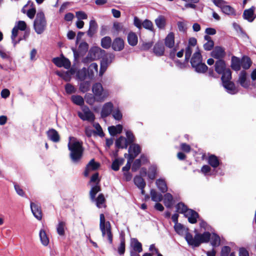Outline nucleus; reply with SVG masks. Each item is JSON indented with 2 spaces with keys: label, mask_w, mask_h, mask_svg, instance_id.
I'll use <instances>...</instances> for the list:
<instances>
[{
  "label": "nucleus",
  "mask_w": 256,
  "mask_h": 256,
  "mask_svg": "<svg viewBox=\"0 0 256 256\" xmlns=\"http://www.w3.org/2000/svg\"><path fill=\"white\" fill-rule=\"evenodd\" d=\"M68 147L70 151L69 156L71 162L74 164L80 163L84 152L82 142L74 138L70 137Z\"/></svg>",
  "instance_id": "1"
},
{
  "label": "nucleus",
  "mask_w": 256,
  "mask_h": 256,
  "mask_svg": "<svg viewBox=\"0 0 256 256\" xmlns=\"http://www.w3.org/2000/svg\"><path fill=\"white\" fill-rule=\"evenodd\" d=\"M210 234L206 232L203 234L196 233L194 237L190 232H187L185 236V239L189 246L192 248L198 247L201 244L207 243L210 238Z\"/></svg>",
  "instance_id": "2"
},
{
  "label": "nucleus",
  "mask_w": 256,
  "mask_h": 256,
  "mask_svg": "<svg viewBox=\"0 0 256 256\" xmlns=\"http://www.w3.org/2000/svg\"><path fill=\"white\" fill-rule=\"evenodd\" d=\"M33 26L35 32L38 34H42L46 30L47 22L45 15L42 11L38 12L36 14Z\"/></svg>",
  "instance_id": "3"
},
{
  "label": "nucleus",
  "mask_w": 256,
  "mask_h": 256,
  "mask_svg": "<svg viewBox=\"0 0 256 256\" xmlns=\"http://www.w3.org/2000/svg\"><path fill=\"white\" fill-rule=\"evenodd\" d=\"M100 228L102 232V236L104 237L106 235L110 244H112V234L111 231L110 222H106L104 215L103 214H100Z\"/></svg>",
  "instance_id": "4"
},
{
  "label": "nucleus",
  "mask_w": 256,
  "mask_h": 256,
  "mask_svg": "<svg viewBox=\"0 0 256 256\" xmlns=\"http://www.w3.org/2000/svg\"><path fill=\"white\" fill-rule=\"evenodd\" d=\"M164 44L166 47L171 48L169 56L174 60L176 57V52L178 50V43L174 46V34L172 32H170L164 39Z\"/></svg>",
  "instance_id": "5"
},
{
  "label": "nucleus",
  "mask_w": 256,
  "mask_h": 256,
  "mask_svg": "<svg viewBox=\"0 0 256 256\" xmlns=\"http://www.w3.org/2000/svg\"><path fill=\"white\" fill-rule=\"evenodd\" d=\"M232 79V73L226 72L225 75L222 76L221 80L222 86L226 91L230 94H234L238 93V90L236 88L234 83L230 81Z\"/></svg>",
  "instance_id": "6"
},
{
  "label": "nucleus",
  "mask_w": 256,
  "mask_h": 256,
  "mask_svg": "<svg viewBox=\"0 0 256 256\" xmlns=\"http://www.w3.org/2000/svg\"><path fill=\"white\" fill-rule=\"evenodd\" d=\"M92 91L94 93L96 100L98 102L104 101L108 96V92L104 90L100 83L94 84L92 87Z\"/></svg>",
  "instance_id": "7"
},
{
  "label": "nucleus",
  "mask_w": 256,
  "mask_h": 256,
  "mask_svg": "<svg viewBox=\"0 0 256 256\" xmlns=\"http://www.w3.org/2000/svg\"><path fill=\"white\" fill-rule=\"evenodd\" d=\"M82 112H78V115L81 120L90 122H93L94 120L95 116L88 106H84L82 108Z\"/></svg>",
  "instance_id": "8"
},
{
  "label": "nucleus",
  "mask_w": 256,
  "mask_h": 256,
  "mask_svg": "<svg viewBox=\"0 0 256 256\" xmlns=\"http://www.w3.org/2000/svg\"><path fill=\"white\" fill-rule=\"evenodd\" d=\"M23 14H26L30 19H33L36 14V9L34 6V2L29 0L22 9Z\"/></svg>",
  "instance_id": "9"
},
{
  "label": "nucleus",
  "mask_w": 256,
  "mask_h": 256,
  "mask_svg": "<svg viewBox=\"0 0 256 256\" xmlns=\"http://www.w3.org/2000/svg\"><path fill=\"white\" fill-rule=\"evenodd\" d=\"M214 68L216 72L219 74H222L223 76L226 74V72H231L230 68H226V62L223 60H218L215 62Z\"/></svg>",
  "instance_id": "10"
},
{
  "label": "nucleus",
  "mask_w": 256,
  "mask_h": 256,
  "mask_svg": "<svg viewBox=\"0 0 256 256\" xmlns=\"http://www.w3.org/2000/svg\"><path fill=\"white\" fill-rule=\"evenodd\" d=\"M52 62L58 67H64L66 69H69L71 66L69 60L64 56L54 58L52 60Z\"/></svg>",
  "instance_id": "11"
},
{
  "label": "nucleus",
  "mask_w": 256,
  "mask_h": 256,
  "mask_svg": "<svg viewBox=\"0 0 256 256\" xmlns=\"http://www.w3.org/2000/svg\"><path fill=\"white\" fill-rule=\"evenodd\" d=\"M141 152V148L138 144H132L128 148V158L130 160H133Z\"/></svg>",
  "instance_id": "12"
},
{
  "label": "nucleus",
  "mask_w": 256,
  "mask_h": 256,
  "mask_svg": "<svg viewBox=\"0 0 256 256\" xmlns=\"http://www.w3.org/2000/svg\"><path fill=\"white\" fill-rule=\"evenodd\" d=\"M255 9L256 8L254 6H252L250 8L245 10L242 14L243 18L248 22H252L256 18V15L254 12Z\"/></svg>",
  "instance_id": "13"
},
{
  "label": "nucleus",
  "mask_w": 256,
  "mask_h": 256,
  "mask_svg": "<svg viewBox=\"0 0 256 256\" xmlns=\"http://www.w3.org/2000/svg\"><path fill=\"white\" fill-rule=\"evenodd\" d=\"M114 105L112 102L105 103L102 109L100 114L101 117L105 118L109 116L112 112Z\"/></svg>",
  "instance_id": "14"
},
{
  "label": "nucleus",
  "mask_w": 256,
  "mask_h": 256,
  "mask_svg": "<svg viewBox=\"0 0 256 256\" xmlns=\"http://www.w3.org/2000/svg\"><path fill=\"white\" fill-rule=\"evenodd\" d=\"M226 55L224 49L221 47L216 46L211 52V56L216 59L222 60Z\"/></svg>",
  "instance_id": "15"
},
{
  "label": "nucleus",
  "mask_w": 256,
  "mask_h": 256,
  "mask_svg": "<svg viewBox=\"0 0 256 256\" xmlns=\"http://www.w3.org/2000/svg\"><path fill=\"white\" fill-rule=\"evenodd\" d=\"M100 164L96 162L94 159L91 160L86 165L84 172V176L88 177L91 171L97 170L100 167Z\"/></svg>",
  "instance_id": "16"
},
{
  "label": "nucleus",
  "mask_w": 256,
  "mask_h": 256,
  "mask_svg": "<svg viewBox=\"0 0 256 256\" xmlns=\"http://www.w3.org/2000/svg\"><path fill=\"white\" fill-rule=\"evenodd\" d=\"M30 206L32 212L34 216L38 220H41L42 212L40 204L30 202Z\"/></svg>",
  "instance_id": "17"
},
{
  "label": "nucleus",
  "mask_w": 256,
  "mask_h": 256,
  "mask_svg": "<svg viewBox=\"0 0 256 256\" xmlns=\"http://www.w3.org/2000/svg\"><path fill=\"white\" fill-rule=\"evenodd\" d=\"M88 45L86 42H80L78 46V52L76 49H72L74 58L78 57L79 54H85L88 51Z\"/></svg>",
  "instance_id": "18"
},
{
  "label": "nucleus",
  "mask_w": 256,
  "mask_h": 256,
  "mask_svg": "<svg viewBox=\"0 0 256 256\" xmlns=\"http://www.w3.org/2000/svg\"><path fill=\"white\" fill-rule=\"evenodd\" d=\"M105 51L100 48L94 47L92 48L88 53L90 58L92 60H94L100 58V54H103Z\"/></svg>",
  "instance_id": "19"
},
{
  "label": "nucleus",
  "mask_w": 256,
  "mask_h": 256,
  "mask_svg": "<svg viewBox=\"0 0 256 256\" xmlns=\"http://www.w3.org/2000/svg\"><path fill=\"white\" fill-rule=\"evenodd\" d=\"M124 46V40L120 38H116L112 42V48L115 51H121Z\"/></svg>",
  "instance_id": "20"
},
{
  "label": "nucleus",
  "mask_w": 256,
  "mask_h": 256,
  "mask_svg": "<svg viewBox=\"0 0 256 256\" xmlns=\"http://www.w3.org/2000/svg\"><path fill=\"white\" fill-rule=\"evenodd\" d=\"M184 216L188 218V220L190 223L196 224L198 217V214L194 210L190 209L187 211Z\"/></svg>",
  "instance_id": "21"
},
{
  "label": "nucleus",
  "mask_w": 256,
  "mask_h": 256,
  "mask_svg": "<svg viewBox=\"0 0 256 256\" xmlns=\"http://www.w3.org/2000/svg\"><path fill=\"white\" fill-rule=\"evenodd\" d=\"M202 62V56L200 50L198 48L197 50L192 55L190 63L192 66H196Z\"/></svg>",
  "instance_id": "22"
},
{
  "label": "nucleus",
  "mask_w": 256,
  "mask_h": 256,
  "mask_svg": "<svg viewBox=\"0 0 256 256\" xmlns=\"http://www.w3.org/2000/svg\"><path fill=\"white\" fill-rule=\"evenodd\" d=\"M246 76L247 73L245 70H243L240 72L238 78V82L241 86L244 88L248 87L250 84L249 82L246 81Z\"/></svg>",
  "instance_id": "23"
},
{
  "label": "nucleus",
  "mask_w": 256,
  "mask_h": 256,
  "mask_svg": "<svg viewBox=\"0 0 256 256\" xmlns=\"http://www.w3.org/2000/svg\"><path fill=\"white\" fill-rule=\"evenodd\" d=\"M98 28V24L94 20H92L90 22L89 28L87 32L88 36L92 38L96 33Z\"/></svg>",
  "instance_id": "24"
},
{
  "label": "nucleus",
  "mask_w": 256,
  "mask_h": 256,
  "mask_svg": "<svg viewBox=\"0 0 256 256\" xmlns=\"http://www.w3.org/2000/svg\"><path fill=\"white\" fill-rule=\"evenodd\" d=\"M128 144H129L126 139L122 136H120L116 139L115 142L116 147L118 148H126Z\"/></svg>",
  "instance_id": "25"
},
{
  "label": "nucleus",
  "mask_w": 256,
  "mask_h": 256,
  "mask_svg": "<svg viewBox=\"0 0 256 256\" xmlns=\"http://www.w3.org/2000/svg\"><path fill=\"white\" fill-rule=\"evenodd\" d=\"M164 203L167 208H171L174 204L172 196L170 193H166L164 196Z\"/></svg>",
  "instance_id": "26"
},
{
  "label": "nucleus",
  "mask_w": 256,
  "mask_h": 256,
  "mask_svg": "<svg viewBox=\"0 0 256 256\" xmlns=\"http://www.w3.org/2000/svg\"><path fill=\"white\" fill-rule=\"evenodd\" d=\"M48 138L52 141L57 142L60 141V136L58 132L52 128L47 132Z\"/></svg>",
  "instance_id": "27"
},
{
  "label": "nucleus",
  "mask_w": 256,
  "mask_h": 256,
  "mask_svg": "<svg viewBox=\"0 0 256 256\" xmlns=\"http://www.w3.org/2000/svg\"><path fill=\"white\" fill-rule=\"evenodd\" d=\"M127 39L128 44L131 46H134L138 44V36L134 32H130L128 34Z\"/></svg>",
  "instance_id": "28"
},
{
  "label": "nucleus",
  "mask_w": 256,
  "mask_h": 256,
  "mask_svg": "<svg viewBox=\"0 0 256 256\" xmlns=\"http://www.w3.org/2000/svg\"><path fill=\"white\" fill-rule=\"evenodd\" d=\"M75 72L74 68H71L70 71L67 72H57L56 74L62 78L65 81L68 82L70 80V75Z\"/></svg>",
  "instance_id": "29"
},
{
  "label": "nucleus",
  "mask_w": 256,
  "mask_h": 256,
  "mask_svg": "<svg viewBox=\"0 0 256 256\" xmlns=\"http://www.w3.org/2000/svg\"><path fill=\"white\" fill-rule=\"evenodd\" d=\"M153 51L157 56H162L164 54V46L162 43H156L154 46Z\"/></svg>",
  "instance_id": "30"
},
{
  "label": "nucleus",
  "mask_w": 256,
  "mask_h": 256,
  "mask_svg": "<svg viewBox=\"0 0 256 256\" xmlns=\"http://www.w3.org/2000/svg\"><path fill=\"white\" fill-rule=\"evenodd\" d=\"M66 228V222L65 221L58 220V224L56 226V232L60 236H64L65 234V229Z\"/></svg>",
  "instance_id": "31"
},
{
  "label": "nucleus",
  "mask_w": 256,
  "mask_h": 256,
  "mask_svg": "<svg viewBox=\"0 0 256 256\" xmlns=\"http://www.w3.org/2000/svg\"><path fill=\"white\" fill-rule=\"evenodd\" d=\"M156 184L162 192L164 193L168 190V186L164 179L159 178L157 180Z\"/></svg>",
  "instance_id": "32"
},
{
  "label": "nucleus",
  "mask_w": 256,
  "mask_h": 256,
  "mask_svg": "<svg viewBox=\"0 0 256 256\" xmlns=\"http://www.w3.org/2000/svg\"><path fill=\"white\" fill-rule=\"evenodd\" d=\"M222 12L228 16H236V12L234 8L232 6L225 4L221 8Z\"/></svg>",
  "instance_id": "33"
},
{
  "label": "nucleus",
  "mask_w": 256,
  "mask_h": 256,
  "mask_svg": "<svg viewBox=\"0 0 256 256\" xmlns=\"http://www.w3.org/2000/svg\"><path fill=\"white\" fill-rule=\"evenodd\" d=\"M131 246L132 248V251L137 252L138 253L141 252L142 251V244L136 238L132 239Z\"/></svg>",
  "instance_id": "34"
},
{
  "label": "nucleus",
  "mask_w": 256,
  "mask_h": 256,
  "mask_svg": "<svg viewBox=\"0 0 256 256\" xmlns=\"http://www.w3.org/2000/svg\"><path fill=\"white\" fill-rule=\"evenodd\" d=\"M112 30L113 32L116 34H118L120 32H122L124 33L126 30L124 24L119 22H114Z\"/></svg>",
  "instance_id": "35"
},
{
  "label": "nucleus",
  "mask_w": 256,
  "mask_h": 256,
  "mask_svg": "<svg viewBox=\"0 0 256 256\" xmlns=\"http://www.w3.org/2000/svg\"><path fill=\"white\" fill-rule=\"evenodd\" d=\"M134 182L135 185L139 188H144L146 183L142 178L140 176H136L134 178Z\"/></svg>",
  "instance_id": "36"
},
{
  "label": "nucleus",
  "mask_w": 256,
  "mask_h": 256,
  "mask_svg": "<svg viewBox=\"0 0 256 256\" xmlns=\"http://www.w3.org/2000/svg\"><path fill=\"white\" fill-rule=\"evenodd\" d=\"M174 229L176 232L179 235H184L186 234L188 232V228H186L182 224L178 223L174 226Z\"/></svg>",
  "instance_id": "37"
},
{
  "label": "nucleus",
  "mask_w": 256,
  "mask_h": 256,
  "mask_svg": "<svg viewBox=\"0 0 256 256\" xmlns=\"http://www.w3.org/2000/svg\"><path fill=\"white\" fill-rule=\"evenodd\" d=\"M93 202H96V206L98 208H102L106 206V199L102 194H100L98 198H95V200Z\"/></svg>",
  "instance_id": "38"
},
{
  "label": "nucleus",
  "mask_w": 256,
  "mask_h": 256,
  "mask_svg": "<svg viewBox=\"0 0 256 256\" xmlns=\"http://www.w3.org/2000/svg\"><path fill=\"white\" fill-rule=\"evenodd\" d=\"M150 194L152 200L154 202H159L162 200V195L161 194L158 193L155 190H151Z\"/></svg>",
  "instance_id": "39"
},
{
  "label": "nucleus",
  "mask_w": 256,
  "mask_h": 256,
  "mask_svg": "<svg viewBox=\"0 0 256 256\" xmlns=\"http://www.w3.org/2000/svg\"><path fill=\"white\" fill-rule=\"evenodd\" d=\"M79 85L80 90L83 92H86L90 90L91 86V83L90 81H84L82 80Z\"/></svg>",
  "instance_id": "40"
},
{
  "label": "nucleus",
  "mask_w": 256,
  "mask_h": 256,
  "mask_svg": "<svg viewBox=\"0 0 256 256\" xmlns=\"http://www.w3.org/2000/svg\"><path fill=\"white\" fill-rule=\"evenodd\" d=\"M208 163L214 168H217L220 164L218 157L214 154H211L208 156Z\"/></svg>",
  "instance_id": "41"
},
{
  "label": "nucleus",
  "mask_w": 256,
  "mask_h": 256,
  "mask_svg": "<svg viewBox=\"0 0 256 256\" xmlns=\"http://www.w3.org/2000/svg\"><path fill=\"white\" fill-rule=\"evenodd\" d=\"M112 45V42L111 38L108 36H104L101 40V46L105 48L108 49Z\"/></svg>",
  "instance_id": "42"
},
{
  "label": "nucleus",
  "mask_w": 256,
  "mask_h": 256,
  "mask_svg": "<svg viewBox=\"0 0 256 256\" xmlns=\"http://www.w3.org/2000/svg\"><path fill=\"white\" fill-rule=\"evenodd\" d=\"M240 65L241 64L240 59L234 56H233L232 58V68L236 71H238L240 69Z\"/></svg>",
  "instance_id": "43"
},
{
  "label": "nucleus",
  "mask_w": 256,
  "mask_h": 256,
  "mask_svg": "<svg viewBox=\"0 0 256 256\" xmlns=\"http://www.w3.org/2000/svg\"><path fill=\"white\" fill-rule=\"evenodd\" d=\"M39 236L42 244L44 246H48L49 244V239L46 232L44 230H40Z\"/></svg>",
  "instance_id": "44"
},
{
  "label": "nucleus",
  "mask_w": 256,
  "mask_h": 256,
  "mask_svg": "<svg viewBox=\"0 0 256 256\" xmlns=\"http://www.w3.org/2000/svg\"><path fill=\"white\" fill-rule=\"evenodd\" d=\"M196 72L198 73H204L208 70V67L204 63L202 62L196 66H192Z\"/></svg>",
  "instance_id": "45"
},
{
  "label": "nucleus",
  "mask_w": 256,
  "mask_h": 256,
  "mask_svg": "<svg viewBox=\"0 0 256 256\" xmlns=\"http://www.w3.org/2000/svg\"><path fill=\"white\" fill-rule=\"evenodd\" d=\"M241 66L244 70L248 69L252 65V61L248 56H244L241 62Z\"/></svg>",
  "instance_id": "46"
},
{
  "label": "nucleus",
  "mask_w": 256,
  "mask_h": 256,
  "mask_svg": "<svg viewBox=\"0 0 256 256\" xmlns=\"http://www.w3.org/2000/svg\"><path fill=\"white\" fill-rule=\"evenodd\" d=\"M176 211L178 212L180 214H182L184 216L186 214L187 211L190 209L188 208L186 206L183 202H180L178 203L176 206Z\"/></svg>",
  "instance_id": "47"
},
{
  "label": "nucleus",
  "mask_w": 256,
  "mask_h": 256,
  "mask_svg": "<svg viewBox=\"0 0 256 256\" xmlns=\"http://www.w3.org/2000/svg\"><path fill=\"white\" fill-rule=\"evenodd\" d=\"M100 191V187L98 184L93 186L90 192V198L92 201H94L96 194Z\"/></svg>",
  "instance_id": "48"
},
{
  "label": "nucleus",
  "mask_w": 256,
  "mask_h": 256,
  "mask_svg": "<svg viewBox=\"0 0 256 256\" xmlns=\"http://www.w3.org/2000/svg\"><path fill=\"white\" fill-rule=\"evenodd\" d=\"M71 100L76 105L82 106L84 104V100L80 96L73 95L71 97Z\"/></svg>",
  "instance_id": "49"
},
{
  "label": "nucleus",
  "mask_w": 256,
  "mask_h": 256,
  "mask_svg": "<svg viewBox=\"0 0 256 256\" xmlns=\"http://www.w3.org/2000/svg\"><path fill=\"white\" fill-rule=\"evenodd\" d=\"M210 239H211L210 244L213 247L218 246L220 244V238L216 233H212Z\"/></svg>",
  "instance_id": "50"
},
{
  "label": "nucleus",
  "mask_w": 256,
  "mask_h": 256,
  "mask_svg": "<svg viewBox=\"0 0 256 256\" xmlns=\"http://www.w3.org/2000/svg\"><path fill=\"white\" fill-rule=\"evenodd\" d=\"M110 64L108 58H102L100 62V75L102 76L104 74Z\"/></svg>",
  "instance_id": "51"
},
{
  "label": "nucleus",
  "mask_w": 256,
  "mask_h": 256,
  "mask_svg": "<svg viewBox=\"0 0 256 256\" xmlns=\"http://www.w3.org/2000/svg\"><path fill=\"white\" fill-rule=\"evenodd\" d=\"M157 168L155 166H150L148 170V176L149 178L154 180L156 175Z\"/></svg>",
  "instance_id": "52"
},
{
  "label": "nucleus",
  "mask_w": 256,
  "mask_h": 256,
  "mask_svg": "<svg viewBox=\"0 0 256 256\" xmlns=\"http://www.w3.org/2000/svg\"><path fill=\"white\" fill-rule=\"evenodd\" d=\"M18 30L17 28V27H16L14 26L12 31L11 38L12 42L14 46L22 40V38H19V40L18 41H16L15 40V38L18 34Z\"/></svg>",
  "instance_id": "53"
},
{
  "label": "nucleus",
  "mask_w": 256,
  "mask_h": 256,
  "mask_svg": "<svg viewBox=\"0 0 256 256\" xmlns=\"http://www.w3.org/2000/svg\"><path fill=\"white\" fill-rule=\"evenodd\" d=\"M87 70L86 68H84L82 69L78 70L76 73V76L80 80H84L86 78Z\"/></svg>",
  "instance_id": "54"
},
{
  "label": "nucleus",
  "mask_w": 256,
  "mask_h": 256,
  "mask_svg": "<svg viewBox=\"0 0 256 256\" xmlns=\"http://www.w3.org/2000/svg\"><path fill=\"white\" fill-rule=\"evenodd\" d=\"M155 23L158 28H164L165 26L164 18L162 16H159L156 19Z\"/></svg>",
  "instance_id": "55"
},
{
  "label": "nucleus",
  "mask_w": 256,
  "mask_h": 256,
  "mask_svg": "<svg viewBox=\"0 0 256 256\" xmlns=\"http://www.w3.org/2000/svg\"><path fill=\"white\" fill-rule=\"evenodd\" d=\"M126 140L128 144H132L135 140V137L132 132L127 130L126 131Z\"/></svg>",
  "instance_id": "56"
},
{
  "label": "nucleus",
  "mask_w": 256,
  "mask_h": 256,
  "mask_svg": "<svg viewBox=\"0 0 256 256\" xmlns=\"http://www.w3.org/2000/svg\"><path fill=\"white\" fill-rule=\"evenodd\" d=\"M123 160L116 159L112 163V168L114 171H118L120 169V166L122 164Z\"/></svg>",
  "instance_id": "57"
},
{
  "label": "nucleus",
  "mask_w": 256,
  "mask_h": 256,
  "mask_svg": "<svg viewBox=\"0 0 256 256\" xmlns=\"http://www.w3.org/2000/svg\"><path fill=\"white\" fill-rule=\"evenodd\" d=\"M118 253L120 255H123L125 252V240L124 238H121L120 243L118 248Z\"/></svg>",
  "instance_id": "58"
},
{
  "label": "nucleus",
  "mask_w": 256,
  "mask_h": 256,
  "mask_svg": "<svg viewBox=\"0 0 256 256\" xmlns=\"http://www.w3.org/2000/svg\"><path fill=\"white\" fill-rule=\"evenodd\" d=\"M142 26L146 29H147L150 31L154 30L153 24L152 22L148 20H145L142 22Z\"/></svg>",
  "instance_id": "59"
},
{
  "label": "nucleus",
  "mask_w": 256,
  "mask_h": 256,
  "mask_svg": "<svg viewBox=\"0 0 256 256\" xmlns=\"http://www.w3.org/2000/svg\"><path fill=\"white\" fill-rule=\"evenodd\" d=\"M193 47L188 46L186 48L185 50V60L186 62H188L190 58L191 57L193 51Z\"/></svg>",
  "instance_id": "60"
},
{
  "label": "nucleus",
  "mask_w": 256,
  "mask_h": 256,
  "mask_svg": "<svg viewBox=\"0 0 256 256\" xmlns=\"http://www.w3.org/2000/svg\"><path fill=\"white\" fill-rule=\"evenodd\" d=\"M64 88L68 94H72L76 92V88L70 84H66L64 86Z\"/></svg>",
  "instance_id": "61"
},
{
  "label": "nucleus",
  "mask_w": 256,
  "mask_h": 256,
  "mask_svg": "<svg viewBox=\"0 0 256 256\" xmlns=\"http://www.w3.org/2000/svg\"><path fill=\"white\" fill-rule=\"evenodd\" d=\"M113 118L117 120H120L122 118V114L118 108L115 109L112 113Z\"/></svg>",
  "instance_id": "62"
},
{
  "label": "nucleus",
  "mask_w": 256,
  "mask_h": 256,
  "mask_svg": "<svg viewBox=\"0 0 256 256\" xmlns=\"http://www.w3.org/2000/svg\"><path fill=\"white\" fill-rule=\"evenodd\" d=\"M15 26L17 27L18 30L24 31L26 28V24L24 21L20 20L16 23Z\"/></svg>",
  "instance_id": "63"
},
{
  "label": "nucleus",
  "mask_w": 256,
  "mask_h": 256,
  "mask_svg": "<svg viewBox=\"0 0 256 256\" xmlns=\"http://www.w3.org/2000/svg\"><path fill=\"white\" fill-rule=\"evenodd\" d=\"M141 160L139 159H136L134 160V162L132 164V170L133 172H136L138 170L140 166H141Z\"/></svg>",
  "instance_id": "64"
}]
</instances>
